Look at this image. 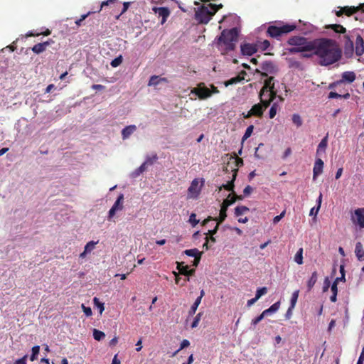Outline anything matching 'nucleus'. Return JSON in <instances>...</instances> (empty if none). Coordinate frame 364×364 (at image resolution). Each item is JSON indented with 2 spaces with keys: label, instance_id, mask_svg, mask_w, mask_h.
Segmentation results:
<instances>
[{
  "label": "nucleus",
  "instance_id": "nucleus-62",
  "mask_svg": "<svg viewBox=\"0 0 364 364\" xmlns=\"http://www.w3.org/2000/svg\"><path fill=\"white\" fill-rule=\"evenodd\" d=\"M198 307V306H196V304H193V305L191 306V307L189 310V312H188L189 315H191V316L193 315L196 313Z\"/></svg>",
  "mask_w": 364,
  "mask_h": 364
},
{
  "label": "nucleus",
  "instance_id": "nucleus-33",
  "mask_svg": "<svg viewBox=\"0 0 364 364\" xmlns=\"http://www.w3.org/2000/svg\"><path fill=\"white\" fill-rule=\"evenodd\" d=\"M280 307V302L277 301L272 304L269 309L264 310L263 312L265 316L276 312Z\"/></svg>",
  "mask_w": 364,
  "mask_h": 364
},
{
  "label": "nucleus",
  "instance_id": "nucleus-1",
  "mask_svg": "<svg viewBox=\"0 0 364 364\" xmlns=\"http://www.w3.org/2000/svg\"><path fill=\"white\" fill-rule=\"evenodd\" d=\"M312 54L318 58L321 65L328 66L341 58L342 51L335 40L322 38L316 39Z\"/></svg>",
  "mask_w": 364,
  "mask_h": 364
},
{
  "label": "nucleus",
  "instance_id": "nucleus-41",
  "mask_svg": "<svg viewBox=\"0 0 364 364\" xmlns=\"http://www.w3.org/2000/svg\"><path fill=\"white\" fill-rule=\"evenodd\" d=\"M93 303H94V305L98 308L99 309V311H100V314H102V312L104 311L105 310V306H104V304L102 303L101 301H100L99 299L97 298V297H94L93 299Z\"/></svg>",
  "mask_w": 364,
  "mask_h": 364
},
{
  "label": "nucleus",
  "instance_id": "nucleus-15",
  "mask_svg": "<svg viewBox=\"0 0 364 364\" xmlns=\"http://www.w3.org/2000/svg\"><path fill=\"white\" fill-rule=\"evenodd\" d=\"M123 201H124V195L120 194L117 199L116 200L115 203L112 205V207L110 208L108 213V219L110 220L114 217L116 212L118 210H122L124 208L123 206Z\"/></svg>",
  "mask_w": 364,
  "mask_h": 364
},
{
  "label": "nucleus",
  "instance_id": "nucleus-61",
  "mask_svg": "<svg viewBox=\"0 0 364 364\" xmlns=\"http://www.w3.org/2000/svg\"><path fill=\"white\" fill-rule=\"evenodd\" d=\"M364 363V347L362 349L361 353L358 360L357 364H363Z\"/></svg>",
  "mask_w": 364,
  "mask_h": 364
},
{
  "label": "nucleus",
  "instance_id": "nucleus-48",
  "mask_svg": "<svg viewBox=\"0 0 364 364\" xmlns=\"http://www.w3.org/2000/svg\"><path fill=\"white\" fill-rule=\"evenodd\" d=\"M122 55H119V57L115 58L114 60H112L110 65L113 68H116V67L119 66L122 63Z\"/></svg>",
  "mask_w": 364,
  "mask_h": 364
},
{
  "label": "nucleus",
  "instance_id": "nucleus-30",
  "mask_svg": "<svg viewBox=\"0 0 364 364\" xmlns=\"http://www.w3.org/2000/svg\"><path fill=\"white\" fill-rule=\"evenodd\" d=\"M318 279V274L316 271H314L312 274L311 277L307 282V289L308 291H310L314 286L315 285L316 282H317Z\"/></svg>",
  "mask_w": 364,
  "mask_h": 364
},
{
  "label": "nucleus",
  "instance_id": "nucleus-17",
  "mask_svg": "<svg viewBox=\"0 0 364 364\" xmlns=\"http://www.w3.org/2000/svg\"><path fill=\"white\" fill-rule=\"evenodd\" d=\"M360 10V6H344L341 8L339 11H337L336 14L337 16H341L343 14H346L348 16L355 14Z\"/></svg>",
  "mask_w": 364,
  "mask_h": 364
},
{
  "label": "nucleus",
  "instance_id": "nucleus-4",
  "mask_svg": "<svg viewBox=\"0 0 364 364\" xmlns=\"http://www.w3.org/2000/svg\"><path fill=\"white\" fill-rule=\"evenodd\" d=\"M242 196H237L235 194L232 196L231 194H229L227 198L225 199L221 204L219 217L215 218L214 220L218 221V223H222L227 217L228 208L234 203H235L237 200H242ZM212 220H213V218L211 216H208L206 219L203 220V225H205L208 221Z\"/></svg>",
  "mask_w": 364,
  "mask_h": 364
},
{
  "label": "nucleus",
  "instance_id": "nucleus-46",
  "mask_svg": "<svg viewBox=\"0 0 364 364\" xmlns=\"http://www.w3.org/2000/svg\"><path fill=\"white\" fill-rule=\"evenodd\" d=\"M267 292V287L259 288L256 291L255 297L259 299L262 296L264 295Z\"/></svg>",
  "mask_w": 364,
  "mask_h": 364
},
{
  "label": "nucleus",
  "instance_id": "nucleus-19",
  "mask_svg": "<svg viewBox=\"0 0 364 364\" xmlns=\"http://www.w3.org/2000/svg\"><path fill=\"white\" fill-rule=\"evenodd\" d=\"M177 269L178 270L179 274L186 277L193 276L196 272L195 269H189L188 266L184 265L183 262H177Z\"/></svg>",
  "mask_w": 364,
  "mask_h": 364
},
{
  "label": "nucleus",
  "instance_id": "nucleus-55",
  "mask_svg": "<svg viewBox=\"0 0 364 364\" xmlns=\"http://www.w3.org/2000/svg\"><path fill=\"white\" fill-rule=\"evenodd\" d=\"M200 316H201V313H199L196 315V316L195 317V318L191 324L192 328H196L198 326L199 321L200 319Z\"/></svg>",
  "mask_w": 364,
  "mask_h": 364
},
{
  "label": "nucleus",
  "instance_id": "nucleus-23",
  "mask_svg": "<svg viewBox=\"0 0 364 364\" xmlns=\"http://www.w3.org/2000/svg\"><path fill=\"white\" fill-rule=\"evenodd\" d=\"M261 90L262 95L264 93V90H277L274 87V77L271 76L266 79Z\"/></svg>",
  "mask_w": 364,
  "mask_h": 364
},
{
  "label": "nucleus",
  "instance_id": "nucleus-42",
  "mask_svg": "<svg viewBox=\"0 0 364 364\" xmlns=\"http://www.w3.org/2000/svg\"><path fill=\"white\" fill-rule=\"evenodd\" d=\"M292 122L298 127H299L302 125V119H301L300 115L298 114H294L292 115Z\"/></svg>",
  "mask_w": 364,
  "mask_h": 364
},
{
  "label": "nucleus",
  "instance_id": "nucleus-47",
  "mask_svg": "<svg viewBox=\"0 0 364 364\" xmlns=\"http://www.w3.org/2000/svg\"><path fill=\"white\" fill-rule=\"evenodd\" d=\"M208 6H210V8L212 10V12L213 14L215 15V14L221 8H223V4H211V3H209L208 4Z\"/></svg>",
  "mask_w": 364,
  "mask_h": 364
},
{
  "label": "nucleus",
  "instance_id": "nucleus-16",
  "mask_svg": "<svg viewBox=\"0 0 364 364\" xmlns=\"http://www.w3.org/2000/svg\"><path fill=\"white\" fill-rule=\"evenodd\" d=\"M355 46L354 48L355 54L360 56L364 53V41L361 36L357 32L355 33Z\"/></svg>",
  "mask_w": 364,
  "mask_h": 364
},
{
  "label": "nucleus",
  "instance_id": "nucleus-8",
  "mask_svg": "<svg viewBox=\"0 0 364 364\" xmlns=\"http://www.w3.org/2000/svg\"><path fill=\"white\" fill-rule=\"evenodd\" d=\"M355 33V31H349L343 36V47L346 54H353L354 51Z\"/></svg>",
  "mask_w": 364,
  "mask_h": 364
},
{
  "label": "nucleus",
  "instance_id": "nucleus-58",
  "mask_svg": "<svg viewBox=\"0 0 364 364\" xmlns=\"http://www.w3.org/2000/svg\"><path fill=\"white\" fill-rule=\"evenodd\" d=\"M27 358H28V355H25L23 357H22L21 358H19L18 360H16L14 364H27L26 363V360H27Z\"/></svg>",
  "mask_w": 364,
  "mask_h": 364
},
{
  "label": "nucleus",
  "instance_id": "nucleus-7",
  "mask_svg": "<svg viewBox=\"0 0 364 364\" xmlns=\"http://www.w3.org/2000/svg\"><path fill=\"white\" fill-rule=\"evenodd\" d=\"M269 107V102H265L264 104L261 102L254 105L247 113H242L245 119L250 118L251 117H256L261 118L263 116L265 109Z\"/></svg>",
  "mask_w": 364,
  "mask_h": 364
},
{
  "label": "nucleus",
  "instance_id": "nucleus-57",
  "mask_svg": "<svg viewBox=\"0 0 364 364\" xmlns=\"http://www.w3.org/2000/svg\"><path fill=\"white\" fill-rule=\"evenodd\" d=\"M220 224V223H218V221H217V224H216L215 227L214 228V229L208 230V232L206 233V235L207 236H208V235H214L215 234H216Z\"/></svg>",
  "mask_w": 364,
  "mask_h": 364
},
{
  "label": "nucleus",
  "instance_id": "nucleus-13",
  "mask_svg": "<svg viewBox=\"0 0 364 364\" xmlns=\"http://www.w3.org/2000/svg\"><path fill=\"white\" fill-rule=\"evenodd\" d=\"M277 90H264V93L262 95V90L259 92V99L262 103L265 102H269V107L271 105L274 100L277 98Z\"/></svg>",
  "mask_w": 364,
  "mask_h": 364
},
{
  "label": "nucleus",
  "instance_id": "nucleus-2",
  "mask_svg": "<svg viewBox=\"0 0 364 364\" xmlns=\"http://www.w3.org/2000/svg\"><path fill=\"white\" fill-rule=\"evenodd\" d=\"M287 43L288 45L292 46L291 48L287 49L289 53L294 54L297 53H302L301 56L303 58H309L312 57L313 54L309 53L308 52L313 53L316 39L314 41H309L305 37L294 36L290 37Z\"/></svg>",
  "mask_w": 364,
  "mask_h": 364
},
{
  "label": "nucleus",
  "instance_id": "nucleus-51",
  "mask_svg": "<svg viewBox=\"0 0 364 364\" xmlns=\"http://www.w3.org/2000/svg\"><path fill=\"white\" fill-rule=\"evenodd\" d=\"M190 346V342L189 341H188L187 339H184L182 341V342L181 343V346H180V348L178 350H177L174 355H176L178 352H179L181 350L185 348H187Z\"/></svg>",
  "mask_w": 364,
  "mask_h": 364
},
{
  "label": "nucleus",
  "instance_id": "nucleus-52",
  "mask_svg": "<svg viewBox=\"0 0 364 364\" xmlns=\"http://www.w3.org/2000/svg\"><path fill=\"white\" fill-rule=\"evenodd\" d=\"M189 222L192 224L193 227L196 226L199 223V220L196 219V215L195 213L191 214L189 218Z\"/></svg>",
  "mask_w": 364,
  "mask_h": 364
},
{
  "label": "nucleus",
  "instance_id": "nucleus-3",
  "mask_svg": "<svg viewBox=\"0 0 364 364\" xmlns=\"http://www.w3.org/2000/svg\"><path fill=\"white\" fill-rule=\"evenodd\" d=\"M240 30L237 28L224 29L217 38L218 45H224V52L228 53L235 49L236 43L238 41Z\"/></svg>",
  "mask_w": 364,
  "mask_h": 364
},
{
  "label": "nucleus",
  "instance_id": "nucleus-60",
  "mask_svg": "<svg viewBox=\"0 0 364 364\" xmlns=\"http://www.w3.org/2000/svg\"><path fill=\"white\" fill-rule=\"evenodd\" d=\"M117 2V0H107L106 1H103L102 4H101V6H100V9L98 11H100L102 10V9L105 6H107L109 5V4H113V3H115Z\"/></svg>",
  "mask_w": 364,
  "mask_h": 364
},
{
  "label": "nucleus",
  "instance_id": "nucleus-32",
  "mask_svg": "<svg viewBox=\"0 0 364 364\" xmlns=\"http://www.w3.org/2000/svg\"><path fill=\"white\" fill-rule=\"evenodd\" d=\"M279 109L280 107L277 102H272V105L269 111V117L270 119H273L276 116L277 112Z\"/></svg>",
  "mask_w": 364,
  "mask_h": 364
},
{
  "label": "nucleus",
  "instance_id": "nucleus-36",
  "mask_svg": "<svg viewBox=\"0 0 364 364\" xmlns=\"http://www.w3.org/2000/svg\"><path fill=\"white\" fill-rule=\"evenodd\" d=\"M247 211H249V208L245 205L237 206L235 208V215L238 217L245 214Z\"/></svg>",
  "mask_w": 364,
  "mask_h": 364
},
{
  "label": "nucleus",
  "instance_id": "nucleus-27",
  "mask_svg": "<svg viewBox=\"0 0 364 364\" xmlns=\"http://www.w3.org/2000/svg\"><path fill=\"white\" fill-rule=\"evenodd\" d=\"M325 28L327 29H331L336 33H342L344 35L346 33V28H344L341 24H337V23L330 24V25L326 26Z\"/></svg>",
  "mask_w": 364,
  "mask_h": 364
},
{
  "label": "nucleus",
  "instance_id": "nucleus-37",
  "mask_svg": "<svg viewBox=\"0 0 364 364\" xmlns=\"http://www.w3.org/2000/svg\"><path fill=\"white\" fill-rule=\"evenodd\" d=\"M350 97V94L348 92L344 95L338 94L336 92H330L328 94V98L333 99V98H344V99H348Z\"/></svg>",
  "mask_w": 364,
  "mask_h": 364
},
{
  "label": "nucleus",
  "instance_id": "nucleus-39",
  "mask_svg": "<svg viewBox=\"0 0 364 364\" xmlns=\"http://www.w3.org/2000/svg\"><path fill=\"white\" fill-rule=\"evenodd\" d=\"M40 352V346H35L32 348V354L30 356L31 361H34L37 359V356L39 354Z\"/></svg>",
  "mask_w": 364,
  "mask_h": 364
},
{
  "label": "nucleus",
  "instance_id": "nucleus-20",
  "mask_svg": "<svg viewBox=\"0 0 364 364\" xmlns=\"http://www.w3.org/2000/svg\"><path fill=\"white\" fill-rule=\"evenodd\" d=\"M153 10L156 14H159V17H161V23L164 24L166 21L167 18L170 15V11L166 7H159V8H154Z\"/></svg>",
  "mask_w": 364,
  "mask_h": 364
},
{
  "label": "nucleus",
  "instance_id": "nucleus-35",
  "mask_svg": "<svg viewBox=\"0 0 364 364\" xmlns=\"http://www.w3.org/2000/svg\"><path fill=\"white\" fill-rule=\"evenodd\" d=\"M183 252L187 256L194 257L195 258L196 257H199V255L201 256L202 255V252H199L196 248L186 250Z\"/></svg>",
  "mask_w": 364,
  "mask_h": 364
},
{
  "label": "nucleus",
  "instance_id": "nucleus-54",
  "mask_svg": "<svg viewBox=\"0 0 364 364\" xmlns=\"http://www.w3.org/2000/svg\"><path fill=\"white\" fill-rule=\"evenodd\" d=\"M82 309L87 316H91L92 311L90 307H87L84 304H82Z\"/></svg>",
  "mask_w": 364,
  "mask_h": 364
},
{
  "label": "nucleus",
  "instance_id": "nucleus-25",
  "mask_svg": "<svg viewBox=\"0 0 364 364\" xmlns=\"http://www.w3.org/2000/svg\"><path fill=\"white\" fill-rule=\"evenodd\" d=\"M136 130V125H129L124 127L122 131L123 139H128Z\"/></svg>",
  "mask_w": 364,
  "mask_h": 364
},
{
  "label": "nucleus",
  "instance_id": "nucleus-63",
  "mask_svg": "<svg viewBox=\"0 0 364 364\" xmlns=\"http://www.w3.org/2000/svg\"><path fill=\"white\" fill-rule=\"evenodd\" d=\"M294 308H291V306H290L285 314V318L287 319H289L292 316V311Z\"/></svg>",
  "mask_w": 364,
  "mask_h": 364
},
{
  "label": "nucleus",
  "instance_id": "nucleus-53",
  "mask_svg": "<svg viewBox=\"0 0 364 364\" xmlns=\"http://www.w3.org/2000/svg\"><path fill=\"white\" fill-rule=\"evenodd\" d=\"M286 210H283L279 215H277L273 219V223L274 224L279 223L285 215Z\"/></svg>",
  "mask_w": 364,
  "mask_h": 364
},
{
  "label": "nucleus",
  "instance_id": "nucleus-44",
  "mask_svg": "<svg viewBox=\"0 0 364 364\" xmlns=\"http://www.w3.org/2000/svg\"><path fill=\"white\" fill-rule=\"evenodd\" d=\"M299 293V291L296 290V291H295L292 294V296H291V304H290V306H291V308H294L295 307V305H296V301L298 300Z\"/></svg>",
  "mask_w": 364,
  "mask_h": 364
},
{
  "label": "nucleus",
  "instance_id": "nucleus-38",
  "mask_svg": "<svg viewBox=\"0 0 364 364\" xmlns=\"http://www.w3.org/2000/svg\"><path fill=\"white\" fill-rule=\"evenodd\" d=\"M294 261L298 264H303V248H299L297 252L296 253L294 256Z\"/></svg>",
  "mask_w": 364,
  "mask_h": 364
},
{
  "label": "nucleus",
  "instance_id": "nucleus-31",
  "mask_svg": "<svg viewBox=\"0 0 364 364\" xmlns=\"http://www.w3.org/2000/svg\"><path fill=\"white\" fill-rule=\"evenodd\" d=\"M161 81L166 82V79L165 77L164 78H159L157 75H152L149 81L148 85L149 86H153V85H157L159 84Z\"/></svg>",
  "mask_w": 364,
  "mask_h": 364
},
{
  "label": "nucleus",
  "instance_id": "nucleus-18",
  "mask_svg": "<svg viewBox=\"0 0 364 364\" xmlns=\"http://www.w3.org/2000/svg\"><path fill=\"white\" fill-rule=\"evenodd\" d=\"M54 41L52 39H48L47 41H45L43 43H39L36 45H34L31 50L32 51L36 54H40L45 51L48 46H50L51 43H53Z\"/></svg>",
  "mask_w": 364,
  "mask_h": 364
},
{
  "label": "nucleus",
  "instance_id": "nucleus-5",
  "mask_svg": "<svg viewBox=\"0 0 364 364\" xmlns=\"http://www.w3.org/2000/svg\"><path fill=\"white\" fill-rule=\"evenodd\" d=\"M296 28L295 24H281L271 25L267 28V33L269 36L279 39L283 35L289 33Z\"/></svg>",
  "mask_w": 364,
  "mask_h": 364
},
{
  "label": "nucleus",
  "instance_id": "nucleus-49",
  "mask_svg": "<svg viewBox=\"0 0 364 364\" xmlns=\"http://www.w3.org/2000/svg\"><path fill=\"white\" fill-rule=\"evenodd\" d=\"M97 242L90 241L87 242L85 247V252H90L94 248Z\"/></svg>",
  "mask_w": 364,
  "mask_h": 364
},
{
  "label": "nucleus",
  "instance_id": "nucleus-45",
  "mask_svg": "<svg viewBox=\"0 0 364 364\" xmlns=\"http://www.w3.org/2000/svg\"><path fill=\"white\" fill-rule=\"evenodd\" d=\"M269 46H270V43L267 40H264V41L260 42L259 44V48L262 51H264V50H267Z\"/></svg>",
  "mask_w": 364,
  "mask_h": 364
},
{
  "label": "nucleus",
  "instance_id": "nucleus-6",
  "mask_svg": "<svg viewBox=\"0 0 364 364\" xmlns=\"http://www.w3.org/2000/svg\"><path fill=\"white\" fill-rule=\"evenodd\" d=\"M213 16L214 14L208 4L198 7L195 14L196 19L203 24H207Z\"/></svg>",
  "mask_w": 364,
  "mask_h": 364
},
{
  "label": "nucleus",
  "instance_id": "nucleus-10",
  "mask_svg": "<svg viewBox=\"0 0 364 364\" xmlns=\"http://www.w3.org/2000/svg\"><path fill=\"white\" fill-rule=\"evenodd\" d=\"M262 72H260L261 75L262 77H267L269 74L274 75L278 72V68L277 65L270 60L264 61L262 63L261 65ZM257 73H259L258 70H256Z\"/></svg>",
  "mask_w": 364,
  "mask_h": 364
},
{
  "label": "nucleus",
  "instance_id": "nucleus-40",
  "mask_svg": "<svg viewBox=\"0 0 364 364\" xmlns=\"http://www.w3.org/2000/svg\"><path fill=\"white\" fill-rule=\"evenodd\" d=\"M93 337L96 341H101L105 337V333L100 330L94 329Z\"/></svg>",
  "mask_w": 364,
  "mask_h": 364
},
{
  "label": "nucleus",
  "instance_id": "nucleus-56",
  "mask_svg": "<svg viewBox=\"0 0 364 364\" xmlns=\"http://www.w3.org/2000/svg\"><path fill=\"white\" fill-rule=\"evenodd\" d=\"M130 4H131L130 2H124V3L123 4V9H122V11H121L120 14H119V15H118V16L116 17V18H117V19H119V16H120L122 14H124V13L127 11V9H129V6H130Z\"/></svg>",
  "mask_w": 364,
  "mask_h": 364
},
{
  "label": "nucleus",
  "instance_id": "nucleus-50",
  "mask_svg": "<svg viewBox=\"0 0 364 364\" xmlns=\"http://www.w3.org/2000/svg\"><path fill=\"white\" fill-rule=\"evenodd\" d=\"M266 316L264 312H262L259 316H257L254 319L252 320L251 323L254 326L257 325L258 323H259L264 317Z\"/></svg>",
  "mask_w": 364,
  "mask_h": 364
},
{
  "label": "nucleus",
  "instance_id": "nucleus-24",
  "mask_svg": "<svg viewBox=\"0 0 364 364\" xmlns=\"http://www.w3.org/2000/svg\"><path fill=\"white\" fill-rule=\"evenodd\" d=\"M328 137L327 134L320 141L316 149V154L320 155L321 153H325L326 147L328 146Z\"/></svg>",
  "mask_w": 364,
  "mask_h": 364
},
{
  "label": "nucleus",
  "instance_id": "nucleus-9",
  "mask_svg": "<svg viewBox=\"0 0 364 364\" xmlns=\"http://www.w3.org/2000/svg\"><path fill=\"white\" fill-rule=\"evenodd\" d=\"M203 183L204 181L203 179H201V185L199 186L198 178L193 179L191 183V186L188 188V198H197L200 193Z\"/></svg>",
  "mask_w": 364,
  "mask_h": 364
},
{
  "label": "nucleus",
  "instance_id": "nucleus-21",
  "mask_svg": "<svg viewBox=\"0 0 364 364\" xmlns=\"http://www.w3.org/2000/svg\"><path fill=\"white\" fill-rule=\"evenodd\" d=\"M323 168V161L321 159H317L315 161L314 168H313V179L315 180L316 178L322 173Z\"/></svg>",
  "mask_w": 364,
  "mask_h": 364
},
{
  "label": "nucleus",
  "instance_id": "nucleus-29",
  "mask_svg": "<svg viewBox=\"0 0 364 364\" xmlns=\"http://www.w3.org/2000/svg\"><path fill=\"white\" fill-rule=\"evenodd\" d=\"M355 253L359 261L364 260V250L360 242L356 243Z\"/></svg>",
  "mask_w": 364,
  "mask_h": 364
},
{
  "label": "nucleus",
  "instance_id": "nucleus-59",
  "mask_svg": "<svg viewBox=\"0 0 364 364\" xmlns=\"http://www.w3.org/2000/svg\"><path fill=\"white\" fill-rule=\"evenodd\" d=\"M253 191V188L250 186H247L245 189L243 190L244 196H249Z\"/></svg>",
  "mask_w": 364,
  "mask_h": 364
},
{
  "label": "nucleus",
  "instance_id": "nucleus-22",
  "mask_svg": "<svg viewBox=\"0 0 364 364\" xmlns=\"http://www.w3.org/2000/svg\"><path fill=\"white\" fill-rule=\"evenodd\" d=\"M257 50L256 46L250 43H245L241 46V52L243 55H252Z\"/></svg>",
  "mask_w": 364,
  "mask_h": 364
},
{
  "label": "nucleus",
  "instance_id": "nucleus-26",
  "mask_svg": "<svg viewBox=\"0 0 364 364\" xmlns=\"http://www.w3.org/2000/svg\"><path fill=\"white\" fill-rule=\"evenodd\" d=\"M286 60L288 63L289 68L298 70H303V66L301 62L298 61L294 58H287Z\"/></svg>",
  "mask_w": 364,
  "mask_h": 364
},
{
  "label": "nucleus",
  "instance_id": "nucleus-43",
  "mask_svg": "<svg viewBox=\"0 0 364 364\" xmlns=\"http://www.w3.org/2000/svg\"><path fill=\"white\" fill-rule=\"evenodd\" d=\"M253 130H254V126L250 125L245 130V132L242 136V141L247 139L252 134Z\"/></svg>",
  "mask_w": 364,
  "mask_h": 364
},
{
  "label": "nucleus",
  "instance_id": "nucleus-34",
  "mask_svg": "<svg viewBox=\"0 0 364 364\" xmlns=\"http://www.w3.org/2000/svg\"><path fill=\"white\" fill-rule=\"evenodd\" d=\"M243 80H244V77H241L240 75H237L236 77H232L231 79L225 81L224 82V84H225V85L226 87H228L229 85H232L240 82Z\"/></svg>",
  "mask_w": 364,
  "mask_h": 364
},
{
  "label": "nucleus",
  "instance_id": "nucleus-12",
  "mask_svg": "<svg viewBox=\"0 0 364 364\" xmlns=\"http://www.w3.org/2000/svg\"><path fill=\"white\" fill-rule=\"evenodd\" d=\"M191 93L196 94L200 100L207 99L212 95V92L205 86L203 82H200L197 87L193 88Z\"/></svg>",
  "mask_w": 364,
  "mask_h": 364
},
{
  "label": "nucleus",
  "instance_id": "nucleus-28",
  "mask_svg": "<svg viewBox=\"0 0 364 364\" xmlns=\"http://www.w3.org/2000/svg\"><path fill=\"white\" fill-rule=\"evenodd\" d=\"M237 168H235L233 170V174H232V179L229 181L227 184H223L222 186V187H220V189H221L222 188H224L225 190L228 191H232L233 192V190H234V181L236 178V176H237Z\"/></svg>",
  "mask_w": 364,
  "mask_h": 364
},
{
  "label": "nucleus",
  "instance_id": "nucleus-14",
  "mask_svg": "<svg viewBox=\"0 0 364 364\" xmlns=\"http://www.w3.org/2000/svg\"><path fill=\"white\" fill-rule=\"evenodd\" d=\"M352 222L360 227L364 228V208H357L351 217Z\"/></svg>",
  "mask_w": 364,
  "mask_h": 364
},
{
  "label": "nucleus",
  "instance_id": "nucleus-11",
  "mask_svg": "<svg viewBox=\"0 0 364 364\" xmlns=\"http://www.w3.org/2000/svg\"><path fill=\"white\" fill-rule=\"evenodd\" d=\"M355 73L353 71H346L343 72L341 75V79L337 80L329 85L330 89L335 88L337 85H341L342 83H352L355 80Z\"/></svg>",
  "mask_w": 364,
  "mask_h": 364
},
{
  "label": "nucleus",
  "instance_id": "nucleus-64",
  "mask_svg": "<svg viewBox=\"0 0 364 364\" xmlns=\"http://www.w3.org/2000/svg\"><path fill=\"white\" fill-rule=\"evenodd\" d=\"M337 283L336 281H334L332 286H331V291L333 294H338V287H337Z\"/></svg>",
  "mask_w": 364,
  "mask_h": 364
}]
</instances>
